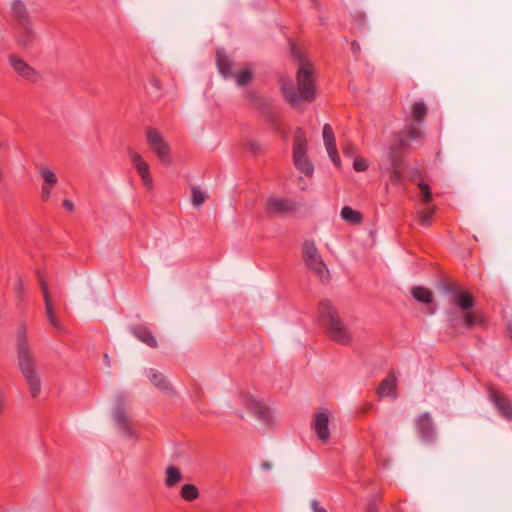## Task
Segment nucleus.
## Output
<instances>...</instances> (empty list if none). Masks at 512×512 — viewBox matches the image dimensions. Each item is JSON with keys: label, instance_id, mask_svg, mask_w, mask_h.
<instances>
[{"label": "nucleus", "instance_id": "36", "mask_svg": "<svg viewBox=\"0 0 512 512\" xmlns=\"http://www.w3.org/2000/svg\"><path fill=\"white\" fill-rule=\"evenodd\" d=\"M420 189L421 199L423 204L428 205L432 200V193L428 184L420 182L418 184Z\"/></svg>", "mask_w": 512, "mask_h": 512}, {"label": "nucleus", "instance_id": "39", "mask_svg": "<svg viewBox=\"0 0 512 512\" xmlns=\"http://www.w3.org/2000/svg\"><path fill=\"white\" fill-rule=\"evenodd\" d=\"M343 154L347 157H354L357 154V147L352 143H347L342 148Z\"/></svg>", "mask_w": 512, "mask_h": 512}, {"label": "nucleus", "instance_id": "2", "mask_svg": "<svg viewBox=\"0 0 512 512\" xmlns=\"http://www.w3.org/2000/svg\"><path fill=\"white\" fill-rule=\"evenodd\" d=\"M292 53L299 61L296 73L297 86L291 80L282 78L280 88L285 99L293 106L300 102H311L315 99V85L313 79V66L293 45Z\"/></svg>", "mask_w": 512, "mask_h": 512}, {"label": "nucleus", "instance_id": "24", "mask_svg": "<svg viewBox=\"0 0 512 512\" xmlns=\"http://www.w3.org/2000/svg\"><path fill=\"white\" fill-rule=\"evenodd\" d=\"M391 161V174H390V182L392 184H400L403 181V175L401 172L402 161L400 158V154H397L396 151L392 152L390 156Z\"/></svg>", "mask_w": 512, "mask_h": 512}, {"label": "nucleus", "instance_id": "15", "mask_svg": "<svg viewBox=\"0 0 512 512\" xmlns=\"http://www.w3.org/2000/svg\"><path fill=\"white\" fill-rule=\"evenodd\" d=\"M421 135H422V132H421L420 128L417 127L413 123H409L399 133V144L397 147H392V152L396 151L397 154H400L401 151H406L409 142L419 139L421 137Z\"/></svg>", "mask_w": 512, "mask_h": 512}, {"label": "nucleus", "instance_id": "14", "mask_svg": "<svg viewBox=\"0 0 512 512\" xmlns=\"http://www.w3.org/2000/svg\"><path fill=\"white\" fill-rule=\"evenodd\" d=\"M416 429L420 438L425 442H432L436 437L434 423L428 412H424L417 418Z\"/></svg>", "mask_w": 512, "mask_h": 512}, {"label": "nucleus", "instance_id": "45", "mask_svg": "<svg viewBox=\"0 0 512 512\" xmlns=\"http://www.w3.org/2000/svg\"><path fill=\"white\" fill-rule=\"evenodd\" d=\"M311 508L314 512H327L325 508L320 506V504L317 500H313L311 502Z\"/></svg>", "mask_w": 512, "mask_h": 512}, {"label": "nucleus", "instance_id": "52", "mask_svg": "<svg viewBox=\"0 0 512 512\" xmlns=\"http://www.w3.org/2000/svg\"><path fill=\"white\" fill-rule=\"evenodd\" d=\"M236 414H237L241 419L244 417L242 413H238V412H236Z\"/></svg>", "mask_w": 512, "mask_h": 512}, {"label": "nucleus", "instance_id": "33", "mask_svg": "<svg viewBox=\"0 0 512 512\" xmlns=\"http://www.w3.org/2000/svg\"><path fill=\"white\" fill-rule=\"evenodd\" d=\"M232 77H235L238 86L243 87L252 81L253 73L250 69H243L238 73H234Z\"/></svg>", "mask_w": 512, "mask_h": 512}, {"label": "nucleus", "instance_id": "19", "mask_svg": "<svg viewBox=\"0 0 512 512\" xmlns=\"http://www.w3.org/2000/svg\"><path fill=\"white\" fill-rule=\"evenodd\" d=\"M10 10L16 26L32 22L29 10L22 0L12 1Z\"/></svg>", "mask_w": 512, "mask_h": 512}, {"label": "nucleus", "instance_id": "1", "mask_svg": "<svg viewBox=\"0 0 512 512\" xmlns=\"http://www.w3.org/2000/svg\"><path fill=\"white\" fill-rule=\"evenodd\" d=\"M443 290L452 296L451 303L461 311V315L453 311L449 314L450 327L456 333H462L464 329L470 330L475 326L486 325L485 316L480 311L473 310L475 300L469 292L461 290L451 283L444 284Z\"/></svg>", "mask_w": 512, "mask_h": 512}, {"label": "nucleus", "instance_id": "25", "mask_svg": "<svg viewBox=\"0 0 512 512\" xmlns=\"http://www.w3.org/2000/svg\"><path fill=\"white\" fill-rule=\"evenodd\" d=\"M216 63L219 72L225 77H232L234 73L232 72L233 62L230 58L222 51L218 50L216 53Z\"/></svg>", "mask_w": 512, "mask_h": 512}, {"label": "nucleus", "instance_id": "50", "mask_svg": "<svg viewBox=\"0 0 512 512\" xmlns=\"http://www.w3.org/2000/svg\"><path fill=\"white\" fill-rule=\"evenodd\" d=\"M261 468L264 469V470H269L271 468V464L268 463V462H263L261 464Z\"/></svg>", "mask_w": 512, "mask_h": 512}, {"label": "nucleus", "instance_id": "44", "mask_svg": "<svg viewBox=\"0 0 512 512\" xmlns=\"http://www.w3.org/2000/svg\"><path fill=\"white\" fill-rule=\"evenodd\" d=\"M149 83L157 92L161 91V89H162L161 83L156 77H154V76L150 77Z\"/></svg>", "mask_w": 512, "mask_h": 512}, {"label": "nucleus", "instance_id": "42", "mask_svg": "<svg viewBox=\"0 0 512 512\" xmlns=\"http://www.w3.org/2000/svg\"><path fill=\"white\" fill-rule=\"evenodd\" d=\"M52 186L44 185L41 189V197L44 201H47L50 198Z\"/></svg>", "mask_w": 512, "mask_h": 512}, {"label": "nucleus", "instance_id": "8", "mask_svg": "<svg viewBox=\"0 0 512 512\" xmlns=\"http://www.w3.org/2000/svg\"><path fill=\"white\" fill-rule=\"evenodd\" d=\"M145 136L148 146L156 154L157 158L164 165L170 166L172 164L170 146L162 134L157 129L149 127L146 129Z\"/></svg>", "mask_w": 512, "mask_h": 512}, {"label": "nucleus", "instance_id": "51", "mask_svg": "<svg viewBox=\"0 0 512 512\" xmlns=\"http://www.w3.org/2000/svg\"><path fill=\"white\" fill-rule=\"evenodd\" d=\"M508 332H509L510 338L512 339V325L508 326Z\"/></svg>", "mask_w": 512, "mask_h": 512}, {"label": "nucleus", "instance_id": "10", "mask_svg": "<svg viewBox=\"0 0 512 512\" xmlns=\"http://www.w3.org/2000/svg\"><path fill=\"white\" fill-rule=\"evenodd\" d=\"M241 405L248 411L257 416L260 420L269 423L271 420L270 409L261 401L256 400L252 396L242 393L239 397Z\"/></svg>", "mask_w": 512, "mask_h": 512}, {"label": "nucleus", "instance_id": "30", "mask_svg": "<svg viewBox=\"0 0 512 512\" xmlns=\"http://www.w3.org/2000/svg\"><path fill=\"white\" fill-rule=\"evenodd\" d=\"M435 206L419 210L417 212L418 222L420 225L424 227H428L432 224L433 215L435 213Z\"/></svg>", "mask_w": 512, "mask_h": 512}, {"label": "nucleus", "instance_id": "26", "mask_svg": "<svg viewBox=\"0 0 512 512\" xmlns=\"http://www.w3.org/2000/svg\"><path fill=\"white\" fill-rule=\"evenodd\" d=\"M428 109L423 101H417L412 104L411 117L417 123H422L427 115Z\"/></svg>", "mask_w": 512, "mask_h": 512}, {"label": "nucleus", "instance_id": "28", "mask_svg": "<svg viewBox=\"0 0 512 512\" xmlns=\"http://www.w3.org/2000/svg\"><path fill=\"white\" fill-rule=\"evenodd\" d=\"M411 293L413 297L421 303L429 304L433 300V294L432 292L424 287L421 286H415L412 288Z\"/></svg>", "mask_w": 512, "mask_h": 512}, {"label": "nucleus", "instance_id": "32", "mask_svg": "<svg viewBox=\"0 0 512 512\" xmlns=\"http://www.w3.org/2000/svg\"><path fill=\"white\" fill-rule=\"evenodd\" d=\"M180 495L186 501H194L199 497V490L194 484H184L181 488Z\"/></svg>", "mask_w": 512, "mask_h": 512}, {"label": "nucleus", "instance_id": "23", "mask_svg": "<svg viewBox=\"0 0 512 512\" xmlns=\"http://www.w3.org/2000/svg\"><path fill=\"white\" fill-rule=\"evenodd\" d=\"M396 386H397V380L395 375L390 374L385 379L381 381L377 388V394L379 397H387L392 396L394 398L397 397L396 394Z\"/></svg>", "mask_w": 512, "mask_h": 512}, {"label": "nucleus", "instance_id": "46", "mask_svg": "<svg viewBox=\"0 0 512 512\" xmlns=\"http://www.w3.org/2000/svg\"><path fill=\"white\" fill-rule=\"evenodd\" d=\"M351 50H352L354 56L357 58V56L359 55L360 50H361L360 44L355 40L352 41L351 42Z\"/></svg>", "mask_w": 512, "mask_h": 512}, {"label": "nucleus", "instance_id": "11", "mask_svg": "<svg viewBox=\"0 0 512 512\" xmlns=\"http://www.w3.org/2000/svg\"><path fill=\"white\" fill-rule=\"evenodd\" d=\"M128 156L130 158L132 165L137 170V172L143 182V185L148 190L153 189V179L150 174V168H149L148 163L144 161V159L142 158V156L139 153H137L131 149L128 150Z\"/></svg>", "mask_w": 512, "mask_h": 512}, {"label": "nucleus", "instance_id": "21", "mask_svg": "<svg viewBox=\"0 0 512 512\" xmlns=\"http://www.w3.org/2000/svg\"><path fill=\"white\" fill-rule=\"evenodd\" d=\"M130 332L142 343L146 344L151 348L158 346L157 340L152 332L144 325H136L130 327Z\"/></svg>", "mask_w": 512, "mask_h": 512}, {"label": "nucleus", "instance_id": "13", "mask_svg": "<svg viewBox=\"0 0 512 512\" xmlns=\"http://www.w3.org/2000/svg\"><path fill=\"white\" fill-rule=\"evenodd\" d=\"M9 63L13 70L22 78L30 82H37L40 79V74L32 66H30L24 59L11 55Z\"/></svg>", "mask_w": 512, "mask_h": 512}, {"label": "nucleus", "instance_id": "34", "mask_svg": "<svg viewBox=\"0 0 512 512\" xmlns=\"http://www.w3.org/2000/svg\"><path fill=\"white\" fill-rule=\"evenodd\" d=\"M39 173L43 178L44 185L53 187L57 184L58 180L54 171L50 170L49 168L43 167L40 169Z\"/></svg>", "mask_w": 512, "mask_h": 512}, {"label": "nucleus", "instance_id": "17", "mask_svg": "<svg viewBox=\"0 0 512 512\" xmlns=\"http://www.w3.org/2000/svg\"><path fill=\"white\" fill-rule=\"evenodd\" d=\"M489 397L499 414L506 420L512 421V402L508 397L503 394H498L494 390L490 391Z\"/></svg>", "mask_w": 512, "mask_h": 512}, {"label": "nucleus", "instance_id": "18", "mask_svg": "<svg viewBox=\"0 0 512 512\" xmlns=\"http://www.w3.org/2000/svg\"><path fill=\"white\" fill-rule=\"evenodd\" d=\"M17 29V43L24 48L33 45L36 38V30L33 21L16 26Z\"/></svg>", "mask_w": 512, "mask_h": 512}, {"label": "nucleus", "instance_id": "22", "mask_svg": "<svg viewBox=\"0 0 512 512\" xmlns=\"http://www.w3.org/2000/svg\"><path fill=\"white\" fill-rule=\"evenodd\" d=\"M328 425H329L328 415L323 412L318 413L315 418L314 429H315V432H316L318 438L322 442H327L329 440L330 432H329Z\"/></svg>", "mask_w": 512, "mask_h": 512}, {"label": "nucleus", "instance_id": "43", "mask_svg": "<svg viewBox=\"0 0 512 512\" xmlns=\"http://www.w3.org/2000/svg\"><path fill=\"white\" fill-rule=\"evenodd\" d=\"M245 97L253 103H259L260 96L255 91H247Z\"/></svg>", "mask_w": 512, "mask_h": 512}, {"label": "nucleus", "instance_id": "47", "mask_svg": "<svg viewBox=\"0 0 512 512\" xmlns=\"http://www.w3.org/2000/svg\"><path fill=\"white\" fill-rule=\"evenodd\" d=\"M63 207H64L65 209H67L68 211H73V209H74V204H73V202H72L71 200L65 199V200L63 201Z\"/></svg>", "mask_w": 512, "mask_h": 512}, {"label": "nucleus", "instance_id": "41", "mask_svg": "<svg viewBox=\"0 0 512 512\" xmlns=\"http://www.w3.org/2000/svg\"><path fill=\"white\" fill-rule=\"evenodd\" d=\"M368 165L364 159L356 158L353 163V168L358 171L362 172L367 169Z\"/></svg>", "mask_w": 512, "mask_h": 512}, {"label": "nucleus", "instance_id": "48", "mask_svg": "<svg viewBox=\"0 0 512 512\" xmlns=\"http://www.w3.org/2000/svg\"><path fill=\"white\" fill-rule=\"evenodd\" d=\"M366 512H378V509L374 503L369 504Z\"/></svg>", "mask_w": 512, "mask_h": 512}, {"label": "nucleus", "instance_id": "37", "mask_svg": "<svg viewBox=\"0 0 512 512\" xmlns=\"http://www.w3.org/2000/svg\"><path fill=\"white\" fill-rule=\"evenodd\" d=\"M14 292L19 302H23L25 298V285L21 277H17L15 281Z\"/></svg>", "mask_w": 512, "mask_h": 512}, {"label": "nucleus", "instance_id": "49", "mask_svg": "<svg viewBox=\"0 0 512 512\" xmlns=\"http://www.w3.org/2000/svg\"><path fill=\"white\" fill-rule=\"evenodd\" d=\"M104 362L108 367L111 366V358L109 357L108 354H104Z\"/></svg>", "mask_w": 512, "mask_h": 512}, {"label": "nucleus", "instance_id": "31", "mask_svg": "<svg viewBox=\"0 0 512 512\" xmlns=\"http://www.w3.org/2000/svg\"><path fill=\"white\" fill-rule=\"evenodd\" d=\"M322 134L326 150H333V148H336L335 135L330 124H325L323 126Z\"/></svg>", "mask_w": 512, "mask_h": 512}, {"label": "nucleus", "instance_id": "29", "mask_svg": "<svg viewBox=\"0 0 512 512\" xmlns=\"http://www.w3.org/2000/svg\"><path fill=\"white\" fill-rule=\"evenodd\" d=\"M341 217L343 220L351 224H360L363 220L362 214L349 206H345L342 208Z\"/></svg>", "mask_w": 512, "mask_h": 512}, {"label": "nucleus", "instance_id": "7", "mask_svg": "<svg viewBox=\"0 0 512 512\" xmlns=\"http://www.w3.org/2000/svg\"><path fill=\"white\" fill-rule=\"evenodd\" d=\"M114 403L113 420L117 428L123 433L124 436L128 438H137L136 432L132 426V422L127 414L126 398L124 393H117L114 397Z\"/></svg>", "mask_w": 512, "mask_h": 512}, {"label": "nucleus", "instance_id": "40", "mask_svg": "<svg viewBox=\"0 0 512 512\" xmlns=\"http://www.w3.org/2000/svg\"><path fill=\"white\" fill-rule=\"evenodd\" d=\"M327 153L334 165L339 168L341 166V161L337 152V148H333V150H327Z\"/></svg>", "mask_w": 512, "mask_h": 512}, {"label": "nucleus", "instance_id": "38", "mask_svg": "<svg viewBox=\"0 0 512 512\" xmlns=\"http://www.w3.org/2000/svg\"><path fill=\"white\" fill-rule=\"evenodd\" d=\"M247 149L253 155H258L262 153V145L253 139H248L246 143Z\"/></svg>", "mask_w": 512, "mask_h": 512}, {"label": "nucleus", "instance_id": "35", "mask_svg": "<svg viewBox=\"0 0 512 512\" xmlns=\"http://www.w3.org/2000/svg\"><path fill=\"white\" fill-rule=\"evenodd\" d=\"M191 196L192 203L196 207H200L207 199V195L202 190L195 186L191 188Z\"/></svg>", "mask_w": 512, "mask_h": 512}, {"label": "nucleus", "instance_id": "5", "mask_svg": "<svg viewBox=\"0 0 512 512\" xmlns=\"http://www.w3.org/2000/svg\"><path fill=\"white\" fill-rule=\"evenodd\" d=\"M293 161L296 168L306 176H312L313 164L307 157V140L302 128H297L293 141Z\"/></svg>", "mask_w": 512, "mask_h": 512}, {"label": "nucleus", "instance_id": "9", "mask_svg": "<svg viewBox=\"0 0 512 512\" xmlns=\"http://www.w3.org/2000/svg\"><path fill=\"white\" fill-rule=\"evenodd\" d=\"M37 279L43 294L45 314L48 323L57 331L64 332L65 328L56 315L54 299L49 291L47 280L40 271L37 272Z\"/></svg>", "mask_w": 512, "mask_h": 512}, {"label": "nucleus", "instance_id": "4", "mask_svg": "<svg viewBox=\"0 0 512 512\" xmlns=\"http://www.w3.org/2000/svg\"><path fill=\"white\" fill-rule=\"evenodd\" d=\"M319 317L330 340L340 345H349L352 335L348 326L340 318L339 313L328 300L319 304Z\"/></svg>", "mask_w": 512, "mask_h": 512}, {"label": "nucleus", "instance_id": "12", "mask_svg": "<svg viewBox=\"0 0 512 512\" xmlns=\"http://www.w3.org/2000/svg\"><path fill=\"white\" fill-rule=\"evenodd\" d=\"M128 156L130 158L132 165L137 170V172L143 182V185L148 190L153 189V179L150 174V168H149L148 163L144 161V159L142 158V156L139 153H137L131 149L128 150Z\"/></svg>", "mask_w": 512, "mask_h": 512}, {"label": "nucleus", "instance_id": "3", "mask_svg": "<svg viewBox=\"0 0 512 512\" xmlns=\"http://www.w3.org/2000/svg\"><path fill=\"white\" fill-rule=\"evenodd\" d=\"M16 354L18 369L27 383L31 397L36 399L41 393L42 379L37 358L28 342L24 325L17 333Z\"/></svg>", "mask_w": 512, "mask_h": 512}, {"label": "nucleus", "instance_id": "27", "mask_svg": "<svg viewBox=\"0 0 512 512\" xmlns=\"http://www.w3.org/2000/svg\"><path fill=\"white\" fill-rule=\"evenodd\" d=\"M183 479V475L176 466H168L166 469L165 484L167 487H173Z\"/></svg>", "mask_w": 512, "mask_h": 512}, {"label": "nucleus", "instance_id": "16", "mask_svg": "<svg viewBox=\"0 0 512 512\" xmlns=\"http://www.w3.org/2000/svg\"><path fill=\"white\" fill-rule=\"evenodd\" d=\"M295 210V203L286 198L270 197L266 201V211L270 215H281Z\"/></svg>", "mask_w": 512, "mask_h": 512}, {"label": "nucleus", "instance_id": "6", "mask_svg": "<svg viewBox=\"0 0 512 512\" xmlns=\"http://www.w3.org/2000/svg\"><path fill=\"white\" fill-rule=\"evenodd\" d=\"M303 259L308 269L313 271L321 281L329 278V270L324 263L314 241L306 240L302 244Z\"/></svg>", "mask_w": 512, "mask_h": 512}, {"label": "nucleus", "instance_id": "20", "mask_svg": "<svg viewBox=\"0 0 512 512\" xmlns=\"http://www.w3.org/2000/svg\"><path fill=\"white\" fill-rule=\"evenodd\" d=\"M146 375L149 378V380L151 381V383L157 389H159L165 393H168L170 395L175 394V390L173 389L172 385L170 384V382L168 381V379L166 378V376L163 373L150 368L146 371Z\"/></svg>", "mask_w": 512, "mask_h": 512}]
</instances>
